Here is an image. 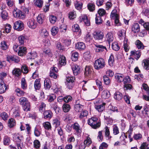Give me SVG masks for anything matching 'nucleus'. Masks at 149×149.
Returning a JSON list of instances; mask_svg holds the SVG:
<instances>
[{
	"instance_id": "e2e57ef3",
	"label": "nucleus",
	"mask_w": 149,
	"mask_h": 149,
	"mask_svg": "<svg viewBox=\"0 0 149 149\" xmlns=\"http://www.w3.org/2000/svg\"><path fill=\"white\" fill-rule=\"evenodd\" d=\"M45 104L43 102H41L39 106V111L41 112H42L43 110L45 109Z\"/></svg>"
},
{
	"instance_id": "bf43d9fd",
	"label": "nucleus",
	"mask_w": 149,
	"mask_h": 149,
	"mask_svg": "<svg viewBox=\"0 0 149 149\" xmlns=\"http://www.w3.org/2000/svg\"><path fill=\"white\" fill-rule=\"evenodd\" d=\"M112 47L114 50L117 51L119 49L120 47L116 42H113L112 45Z\"/></svg>"
},
{
	"instance_id": "72a5a7b5",
	"label": "nucleus",
	"mask_w": 149,
	"mask_h": 149,
	"mask_svg": "<svg viewBox=\"0 0 149 149\" xmlns=\"http://www.w3.org/2000/svg\"><path fill=\"white\" fill-rule=\"evenodd\" d=\"M1 16L2 18L4 20L8 19V14L6 11L3 10L1 13Z\"/></svg>"
},
{
	"instance_id": "49530a36",
	"label": "nucleus",
	"mask_w": 149,
	"mask_h": 149,
	"mask_svg": "<svg viewBox=\"0 0 149 149\" xmlns=\"http://www.w3.org/2000/svg\"><path fill=\"white\" fill-rule=\"evenodd\" d=\"M13 74L15 76L18 77L21 74V72L20 70L18 68H15L13 71Z\"/></svg>"
},
{
	"instance_id": "c85d7f7f",
	"label": "nucleus",
	"mask_w": 149,
	"mask_h": 149,
	"mask_svg": "<svg viewBox=\"0 0 149 149\" xmlns=\"http://www.w3.org/2000/svg\"><path fill=\"white\" fill-rule=\"evenodd\" d=\"M110 96L109 92L107 90L103 91L102 93V97L104 99L108 98Z\"/></svg>"
},
{
	"instance_id": "4d7b16f0",
	"label": "nucleus",
	"mask_w": 149,
	"mask_h": 149,
	"mask_svg": "<svg viewBox=\"0 0 149 149\" xmlns=\"http://www.w3.org/2000/svg\"><path fill=\"white\" fill-rule=\"evenodd\" d=\"M79 54L78 52H75L72 53L71 55V58L73 61H76L78 59Z\"/></svg>"
},
{
	"instance_id": "f3484780",
	"label": "nucleus",
	"mask_w": 149,
	"mask_h": 149,
	"mask_svg": "<svg viewBox=\"0 0 149 149\" xmlns=\"http://www.w3.org/2000/svg\"><path fill=\"white\" fill-rule=\"evenodd\" d=\"M105 105L106 103H103L99 105H96L95 106V108L99 112H102L104 109Z\"/></svg>"
},
{
	"instance_id": "6e6552de",
	"label": "nucleus",
	"mask_w": 149,
	"mask_h": 149,
	"mask_svg": "<svg viewBox=\"0 0 149 149\" xmlns=\"http://www.w3.org/2000/svg\"><path fill=\"white\" fill-rule=\"evenodd\" d=\"M27 24L29 27L32 29H35L37 26V22L33 18H30L27 20Z\"/></svg>"
},
{
	"instance_id": "aec40b11",
	"label": "nucleus",
	"mask_w": 149,
	"mask_h": 149,
	"mask_svg": "<svg viewBox=\"0 0 149 149\" xmlns=\"http://www.w3.org/2000/svg\"><path fill=\"white\" fill-rule=\"evenodd\" d=\"M73 73L74 75H77L79 72L80 68L76 64H74L72 66Z\"/></svg>"
},
{
	"instance_id": "5701e85b",
	"label": "nucleus",
	"mask_w": 149,
	"mask_h": 149,
	"mask_svg": "<svg viewBox=\"0 0 149 149\" xmlns=\"http://www.w3.org/2000/svg\"><path fill=\"white\" fill-rule=\"evenodd\" d=\"M26 48L24 47H19L18 52V54L19 56H22L26 54Z\"/></svg>"
},
{
	"instance_id": "c9c22d12",
	"label": "nucleus",
	"mask_w": 149,
	"mask_h": 149,
	"mask_svg": "<svg viewBox=\"0 0 149 149\" xmlns=\"http://www.w3.org/2000/svg\"><path fill=\"white\" fill-rule=\"evenodd\" d=\"M43 53L46 55H47L49 57H52L53 56L52 53L50 49L48 48H45L43 50Z\"/></svg>"
},
{
	"instance_id": "4be33fe9",
	"label": "nucleus",
	"mask_w": 149,
	"mask_h": 149,
	"mask_svg": "<svg viewBox=\"0 0 149 149\" xmlns=\"http://www.w3.org/2000/svg\"><path fill=\"white\" fill-rule=\"evenodd\" d=\"M72 30L73 32H78L79 35L81 34V30L79 26L77 24H75L72 26Z\"/></svg>"
},
{
	"instance_id": "dca6fc26",
	"label": "nucleus",
	"mask_w": 149,
	"mask_h": 149,
	"mask_svg": "<svg viewBox=\"0 0 149 149\" xmlns=\"http://www.w3.org/2000/svg\"><path fill=\"white\" fill-rule=\"evenodd\" d=\"M80 22H84L85 24L87 26H89L90 24L89 20L86 15H82L80 17Z\"/></svg>"
},
{
	"instance_id": "393cba45",
	"label": "nucleus",
	"mask_w": 149,
	"mask_h": 149,
	"mask_svg": "<svg viewBox=\"0 0 149 149\" xmlns=\"http://www.w3.org/2000/svg\"><path fill=\"white\" fill-rule=\"evenodd\" d=\"M15 92L17 95L19 97L24 96L26 95V93L19 88H16L15 89Z\"/></svg>"
},
{
	"instance_id": "4c0bfd02",
	"label": "nucleus",
	"mask_w": 149,
	"mask_h": 149,
	"mask_svg": "<svg viewBox=\"0 0 149 149\" xmlns=\"http://www.w3.org/2000/svg\"><path fill=\"white\" fill-rule=\"evenodd\" d=\"M59 28L60 32L64 34L66 32L67 30V26L65 24H62L60 26Z\"/></svg>"
},
{
	"instance_id": "774afa93",
	"label": "nucleus",
	"mask_w": 149,
	"mask_h": 149,
	"mask_svg": "<svg viewBox=\"0 0 149 149\" xmlns=\"http://www.w3.org/2000/svg\"><path fill=\"white\" fill-rule=\"evenodd\" d=\"M53 124L55 127H57L60 125V122L58 119H55L53 120Z\"/></svg>"
},
{
	"instance_id": "2f4dec72",
	"label": "nucleus",
	"mask_w": 149,
	"mask_h": 149,
	"mask_svg": "<svg viewBox=\"0 0 149 149\" xmlns=\"http://www.w3.org/2000/svg\"><path fill=\"white\" fill-rule=\"evenodd\" d=\"M122 97V94L119 92H116L114 94V99L118 100H121Z\"/></svg>"
},
{
	"instance_id": "7ed1b4c3",
	"label": "nucleus",
	"mask_w": 149,
	"mask_h": 149,
	"mask_svg": "<svg viewBox=\"0 0 149 149\" xmlns=\"http://www.w3.org/2000/svg\"><path fill=\"white\" fill-rule=\"evenodd\" d=\"M88 124L93 128L96 129L98 128L100 126L101 124L98 118L96 117H92L88 119Z\"/></svg>"
},
{
	"instance_id": "b1692460",
	"label": "nucleus",
	"mask_w": 149,
	"mask_h": 149,
	"mask_svg": "<svg viewBox=\"0 0 149 149\" xmlns=\"http://www.w3.org/2000/svg\"><path fill=\"white\" fill-rule=\"evenodd\" d=\"M132 31L135 33H138L140 31V27L138 23H134L132 26Z\"/></svg>"
},
{
	"instance_id": "423d86ee",
	"label": "nucleus",
	"mask_w": 149,
	"mask_h": 149,
	"mask_svg": "<svg viewBox=\"0 0 149 149\" xmlns=\"http://www.w3.org/2000/svg\"><path fill=\"white\" fill-rule=\"evenodd\" d=\"M13 14L14 17L20 19H23L26 17L25 14L24 12L17 8H15L13 10Z\"/></svg>"
},
{
	"instance_id": "412c9836",
	"label": "nucleus",
	"mask_w": 149,
	"mask_h": 149,
	"mask_svg": "<svg viewBox=\"0 0 149 149\" xmlns=\"http://www.w3.org/2000/svg\"><path fill=\"white\" fill-rule=\"evenodd\" d=\"M75 47L76 49L79 50H82L85 48L86 46L84 43L83 42H78L76 44Z\"/></svg>"
},
{
	"instance_id": "4468645a",
	"label": "nucleus",
	"mask_w": 149,
	"mask_h": 149,
	"mask_svg": "<svg viewBox=\"0 0 149 149\" xmlns=\"http://www.w3.org/2000/svg\"><path fill=\"white\" fill-rule=\"evenodd\" d=\"M113 34L111 32H108L106 36V41L108 42L109 46L110 45V43L113 42Z\"/></svg>"
},
{
	"instance_id": "ddd939ff",
	"label": "nucleus",
	"mask_w": 149,
	"mask_h": 149,
	"mask_svg": "<svg viewBox=\"0 0 149 149\" xmlns=\"http://www.w3.org/2000/svg\"><path fill=\"white\" fill-rule=\"evenodd\" d=\"M96 48L95 50L96 52H101L103 51L107 52V50L106 47L102 45H95Z\"/></svg>"
},
{
	"instance_id": "39448f33",
	"label": "nucleus",
	"mask_w": 149,
	"mask_h": 149,
	"mask_svg": "<svg viewBox=\"0 0 149 149\" xmlns=\"http://www.w3.org/2000/svg\"><path fill=\"white\" fill-rule=\"evenodd\" d=\"M105 63L103 59L99 58L95 61L94 67L95 69L99 70L103 68L105 66Z\"/></svg>"
},
{
	"instance_id": "ea45409f",
	"label": "nucleus",
	"mask_w": 149,
	"mask_h": 149,
	"mask_svg": "<svg viewBox=\"0 0 149 149\" xmlns=\"http://www.w3.org/2000/svg\"><path fill=\"white\" fill-rule=\"evenodd\" d=\"M58 31L59 29L58 27L56 26L53 27L51 30L52 34L53 36H55L58 33Z\"/></svg>"
},
{
	"instance_id": "f03ea898",
	"label": "nucleus",
	"mask_w": 149,
	"mask_h": 149,
	"mask_svg": "<svg viewBox=\"0 0 149 149\" xmlns=\"http://www.w3.org/2000/svg\"><path fill=\"white\" fill-rule=\"evenodd\" d=\"M13 139L16 141V147L18 149H22V146L21 141L23 139V136L19 133H15L13 134Z\"/></svg>"
},
{
	"instance_id": "c03bdc74",
	"label": "nucleus",
	"mask_w": 149,
	"mask_h": 149,
	"mask_svg": "<svg viewBox=\"0 0 149 149\" xmlns=\"http://www.w3.org/2000/svg\"><path fill=\"white\" fill-rule=\"evenodd\" d=\"M12 110L13 111V116L14 117H17L19 116V112L18 107L13 108Z\"/></svg>"
},
{
	"instance_id": "a18cd8bd",
	"label": "nucleus",
	"mask_w": 149,
	"mask_h": 149,
	"mask_svg": "<svg viewBox=\"0 0 149 149\" xmlns=\"http://www.w3.org/2000/svg\"><path fill=\"white\" fill-rule=\"evenodd\" d=\"M1 47L2 49L3 50H6L8 47V45L7 42L5 40H3L1 43Z\"/></svg>"
},
{
	"instance_id": "f8f14e48",
	"label": "nucleus",
	"mask_w": 149,
	"mask_h": 149,
	"mask_svg": "<svg viewBox=\"0 0 149 149\" xmlns=\"http://www.w3.org/2000/svg\"><path fill=\"white\" fill-rule=\"evenodd\" d=\"M141 54V52L140 51H132L130 52V56H134L136 60L140 58Z\"/></svg>"
},
{
	"instance_id": "1a4fd4ad",
	"label": "nucleus",
	"mask_w": 149,
	"mask_h": 149,
	"mask_svg": "<svg viewBox=\"0 0 149 149\" xmlns=\"http://www.w3.org/2000/svg\"><path fill=\"white\" fill-rule=\"evenodd\" d=\"M14 28L18 31H21L24 29V24L21 21H17L14 24Z\"/></svg>"
},
{
	"instance_id": "58836bf2",
	"label": "nucleus",
	"mask_w": 149,
	"mask_h": 149,
	"mask_svg": "<svg viewBox=\"0 0 149 149\" xmlns=\"http://www.w3.org/2000/svg\"><path fill=\"white\" fill-rule=\"evenodd\" d=\"M16 124L15 121L13 118H11L8 121V125L10 128H12L14 127Z\"/></svg>"
},
{
	"instance_id": "f257e3e1",
	"label": "nucleus",
	"mask_w": 149,
	"mask_h": 149,
	"mask_svg": "<svg viewBox=\"0 0 149 149\" xmlns=\"http://www.w3.org/2000/svg\"><path fill=\"white\" fill-rule=\"evenodd\" d=\"M19 104L22 106L24 111H27L30 110V103L26 97H22L19 99Z\"/></svg>"
},
{
	"instance_id": "9b49d317",
	"label": "nucleus",
	"mask_w": 149,
	"mask_h": 149,
	"mask_svg": "<svg viewBox=\"0 0 149 149\" xmlns=\"http://www.w3.org/2000/svg\"><path fill=\"white\" fill-rule=\"evenodd\" d=\"M7 60L9 62L14 61L15 63H18L19 61V57L16 56L8 55L7 56Z\"/></svg>"
},
{
	"instance_id": "f704fd0d",
	"label": "nucleus",
	"mask_w": 149,
	"mask_h": 149,
	"mask_svg": "<svg viewBox=\"0 0 149 149\" xmlns=\"http://www.w3.org/2000/svg\"><path fill=\"white\" fill-rule=\"evenodd\" d=\"M37 19L38 22L40 24H42L44 20V15L42 14H39L37 17Z\"/></svg>"
},
{
	"instance_id": "bb28decb",
	"label": "nucleus",
	"mask_w": 149,
	"mask_h": 149,
	"mask_svg": "<svg viewBox=\"0 0 149 149\" xmlns=\"http://www.w3.org/2000/svg\"><path fill=\"white\" fill-rule=\"evenodd\" d=\"M51 82L50 80L46 79L44 81V86L46 89L49 90L51 87Z\"/></svg>"
},
{
	"instance_id": "20e7f679",
	"label": "nucleus",
	"mask_w": 149,
	"mask_h": 149,
	"mask_svg": "<svg viewBox=\"0 0 149 149\" xmlns=\"http://www.w3.org/2000/svg\"><path fill=\"white\" fill-rule=\"evenodd\" d=\"M111 17L114 21L115 25L117 26L121 25V23L119 22V17L117 13V10L116 9L113 10L111 14Z\"/></svg>"
},
{
	"instance_id": "79ce46f5",
	"label": "nucleus",
	"mask_w": 149,
	"mask_h": 149,
	"mask_svg": "<svg viewBox=\"0 0 149 149\" xmlns=\"http://www.w3.org/2000/svg\"><path fill=\"white\" fill-rule=\"evenodd\" d=\"M37 54L35 52H31L28 54V58L30 59H34L37 56Z\"/></svg>"
},
{
	"instance_id": "338daca9",
	"label": "nucleus",
	"mask_w": 149,
	"mask_h": 149,
	"mask_svg": "<svg viewBox=\"0 0 149 149\" xmlns=\"http://www.w3.org/2000/svg\"><path fill=\"white\" fill-rule=\"evenodd\" d=\"M82 4L81 3L76 1L75 3V8L77 10H80L82 7Z\"/></svg>"
},
{
	"instance_id": "13d9d810",
	"label": "nucleus",
	"mask_w": 149,
	"mask_h": 149,
	"mask_svg": "<svg viewBox=\"0 0 149 149\" xmlns=\"http://www.w3.org/2000/svg\"><path fill=\"white\" fill-rule=\"evenodd\" d=\"M43 126L46 129L49 130L51 129V126L50 123L48 122H46L43 123Z\"/></svg>"
},
{
	"instance_id": "37998d69",
	"label": "nucleus",
	"mask_w": 149,
	"mask_h": 149,
	"mask_svg": "<svg viewBox=\"0 0 149 149\" xmlns=\"http://www.w3.org/2000/svg\"><path fill=\"white\" fill-rule=\"evenodd\" d=\"M40 127L39 125H36L35 128L34 133L35 136L38 137L40 136V132L39 130V129Z\"/></svg>"
},
{
	"instance_id": "cd10ccee",
	"label": "nucleus",
	"mask_w": 149,
	"mask_h": 149,
	"mask_svg": "<svg viewBox=\"0 0 149 149\" xmlns=\"http://www.w3.org/2000/svg\"><path fill=\"white\" fill-rule=\"evenodd\" d=\"M116 79L118 82H121L123 81V76L122 74L117 73L115 75Z\"/></svg>"
},
{
	"instance_id": "3c124183",
	"label": "nucleus",
	"mask_w": 149,
	"mask_h": 149,
	"mask_svg": "<svg viewBox=\"0 0 149 149\" xmlns=\"http://www.w3.org/2000/svg\"><path fill=\"white\" fill-rule=\"evenodd\" d=\"M88 114V111L85 110H84L82 111H81L79 116V118L82 119L84 117H86Z\"/></svg>"
},
{
	"instance_id": "2eb2a0df",
	"label": "nucleus",
	"mask_w": 149,
	"mask_h": 149,
	"mask_svg": "<svg viewBox=\"0 0 149 149\" xmlns=\"http://www.w3.org/2000/svg\"><path fill=\"white\" fill-rule=\"evenodd\" d=\"M93 69L91 66H86L85 68L84 74L85 76L89 77L91 75Z\"/></svg>"
},
{
	"instance_id": "a878e982",
	"label": "nucleus",
	"mask_w": 149,
	"mask_h": 149,
	"mask_svg": "<svg viewBox=\"0 0 149 149\" xmlns=\"http://www.w3.org/2000/svg\"><path fill=\"white\" fill-rule=\"evenodd\" d=\"M76 104L74 106V109L75 111L77 112H81L82 111L84 107L83 105H81L78 103H77V102H76Z\"/></svg>"
},
{
	"instance_id": "680f3d73",
	"label": "nucleus",
	"mask_w": 149,
	"mask_h": 149,
	"mask_svg": "<svg viewBox=\"0 0 149 149\" xmlns=\"http://www.w3.org/2000/svg\"><path fill=\"white\" fill-rule=\"evenodd\" d=\"M97 13L99 16L102 17L104 15L106 14V12L105 10L102 8L99 9Z\"/></svg>"
},
{
	"instance_id": "9d476101",
	"label": "nucleus",
	"mask_w": 149,
	"mask_h": 149,
	"mask_svg": "<svg viewBox=\"0 0 149 149\" xmlns=\"http://www.w3.org/2000/svg\"><path fill=\"white\" fill-rule=\"evenodd\" d=\"M7 88L6 84L1 79H0V94L5 92Z\"/></svg>"
},
{
	"instance_id": "6e6d98bb",
	"label": "nucleus",
	"mask_w": 149,
	"mask_h": 149,
	"mask_svg": "<svg viewBox=\"0 0 149 149\" xmlns=\"http://www.w3.org/2000/svg\"><path fill=\"white\" fill-rule=\"evenodd\" d=\"M34 4L39 8L42 7L43 4V1L41 0H34Z\"/></svg>"
},
{
	"instance_id": "8fccbe9b",
	"label": "nucleus",
	"mask_w": 149,
	"mask_h": 149,
	"mask_svg": "<svg viewBox=\"0 0 149 149\" xmlns=\"http://www.w3.org/2000/svg\"><path fill=\"white\" fill-rule=\"evenodd\" d=\"M114 61V59L113 54H111L108 60V63L110 66H113Z\"/></svg>"
},
{
	"instance_id": "a211bd4d",
	"label": "nucleus",
	"mask_w": 149,
	"mask_h": 149,
	"mask_svg": "<svg viewBox=\"0 0 149 149\" xmlns=\"http://www.w3.org/2000/svg\"><path fill=\"white\" fill-rule=\"evenodd\" d=\"M72 128L77 134L81 133V129L79 125L77 123H75L72 125Z\"/></svg>"
},
{
	"instance_id": "6ab92c4d",
	"label": "nucleus",
	"mask_w": 149,
	"mask_h": 149,
	"mask_svg": "<svg viewBox=\"0 0 149 149\" xmlns=\"http://www.w3.org/2000/svg\"><path fill=\"white\" fill-rule=\"evenodd\" d=\"M53 116L52 112L49 110L45 111L43 113V117L45 119H50Z\"/></svg>"
},
{
	"instance_id": "052dcab7",
	"label": "nucleus",
	"mask_w": 149,
	"mask_h": 149,
	"mask_svg": "<svg viewBox=\"0 0 149 149\" xmlns=\"http://www.w3.org/2000/svg\"><path fill=\"white\" fill-rule=\"evenodd\" d=\"M92 143L91 138L88 136H87L86 139L84 141V143L86 146H90Z\"/></svg>"
},
{
	"instance_id": "473e14b6",
	"label": "nucleus",
	"mask_w": 149,
	"mask_h": 149,
	"mask_svg": "<svg viewBox=\"0 0 149 149\" xmlns=\"http://www.w3.org/2000/svg\"><path fill=\"white\" fill-rule=\"evenodd\" d=\"M135 44L138 49H143L144 48V46L143 44L139 40H136L135 42Z\"/></svg>"
},
{
	"instance_id": "603ef678",
	"label": "nucleus",
	"mask_w": 149,
	"mask_h": 149,
	"mask_svg": "<svg viewBox=\"0 0 149 149\" xmlns=\"http://www.w3.org/2000/svg\"><path fill=\"white\" fill-rule=\"evenodd\" d=\"M21 88L24 90H26L27 88V85L24 78H22V79Z\"/></svg>"
},
{
	"instance_id": "de8ad7c7",
	"label": "nucleus",
	"mask_w": 149,
	"mask_h": 149,
	"mask_svg": "<svg viewBox=\"0 0 149 149\" xmlns=\"http://www.w3.org/2000/svg\"><path fill=\"white\" fill-rule=\"evenodd\" d=\"M49 19L50 22L52 24H54L57 20L56 17L53 15L49 16Z\"/></svg>"
},
{
	"instance_id": "0e129e2a",
	"label": "nucleus",
	"mask_w": 149,
	"mask_h": 149,
	"mask_svg": "<svg viewBox=\"0 0 149 149\" xmlns=\"http://www.w3.org/2000/svg\"><path fill=\"white\" fill-rule=\"evenodd\" d=\"M10 142L9 137L7 136H5L3 139V143L5 145H8Z\"/></svg>"
},
{
	"instance_id": "09e8293b",
	"label": "nucleus",
	"mask_w": 149,
	"mask_h": 149,
	"mask_svg": "<svg viewBox=\"0 0 149 149\" xmlns=\"http://www.w3.org/2000/svg\"><path fill=\"white\" fill-rule=\"evenodd\" d=\"M34 86L36 90L39 89L41 87V84L39 79H36L35 81Z\"/></svg>"
},
{
	"instance_id": "c756f323",
	"label": "nucleus",
	"mask_w": 149,
	"mask_h": 149,
	"mask_svg": "<svg viewBox=\"0 0 149 149\" xmlns=\"http://www.w3.org/2000/svg\"><path fill=\"white\" fill-rule=\"evenodd\" d=\"M40 35L43 37L47 38L49 35L48 32L45 29H42L40 31Z\"/></svg>"
},
{
	"instance_id": "864d4df0",
	"label": "nucleus",
	"mask_w": 149,
	"mask_h": 149,
	"mask_svg": "<svg viewBox=\"0 0 149 149\" xmlns=\"http://www.w3.org/2000/svg\"><path fill=\"white\" fill-rule=\"evenodd\" d=\"M144 63V67L145 70L149 69V59H145L143 61Z\"/></svg>"
},
{
	"instance_id": "7c9ffc66",
	"label": "nucleus",
	"mask_w": 149,
	"mask_h": 149,
	"mask_svg": "<svg viewBox=\"0 0 149 149\" xmlns=\"http://www.w3.org/2000/svg\"><path fill=\"white\" fill-rule=\"evenodd\" d=\"M59 63L61 65H64L66 63L65 57L63 55H60L59 58Z\"/></svg>"
},
{
	"instance_id": "0eeeda50",
	"label": "nucleus",
	"mask_w": 149,
	"mask_h": 149,
	"mask_svg": "<svg viewBox=\"0 0 149 149\" xmlns=\"http://www.w3.org/2000/svg\"><path fill=\"white\" fill-rule=\"evenodd\" d=\"M94 38L97 40H102L104 37V34L100 31H95L93 34Z\"/></svg>"
},
{
	"instance_id": "5fc2aeb1",
	"label": "nucleus",
	"mask_w": 149,
	"mask_h": 149,
	"mask_svg": "<svg viewBox=\"0 0 149 149\" xmlns=\"http://www.w3.org/2000/svg\"><path fill=\"white\" fill-rule=\"evenodd\" d=\"M88 9L91 12H93L95 10V5L93 3H88L87 5Z\"/></svg>"
},
{
	"instance_id": "69168bd1",
	"label": "nucleus",
	"mask_w": 149,
	"mask_h": 149,
	"mask_svg": "<svg viewBox=\"0 0 149 149\" xmlns=\"http://www.w3.org/2000/svg\"><path fill=\"white\" fill-rule=\"evenodd\" d=\"M102 20L101 16L96 15L95 18V23L97 24H100L102 22Z\"/></svg>"
},
{
	"instance_id": "a19ab883",
	"label": "nucleus",
	"mask_w": 149,
	"mask_h": 149,
	"mask_svg": "<svg viewBox=\"0 0 149 149\" xmlns=\"http://www.w3.org/2000/svg\"><path fill=\"white\" fill-rule=\"evenodd\" d=\"M70 109V107L69 104L65 103L63 106V110L65 112H68Z\"/></svg>"
},
{
	"instance_id": "e433bc0d",
	"label": "nucleus",
	"mask_w": 149,
	"mask_h": 149,
	"mask_svg": "<svg viewBox=\"0 0 149 149\" xmlns=\"http://www.w3.org/2000/svg\"><path fill=\"white\" fill-rule=\"evenodd\" d=\"M104 129L105 136L108 139H110L111 138V136H110L109 129L108 127L106 126L105 127Z\"/></svg>"
}]
</instances>
